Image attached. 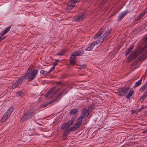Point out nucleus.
<instances>
[{
    "mask_svg": "<svg viewBox=\"0 0 147 147\" xmlns=\"http://www.w3.org/2000/svg\"><path fill=\"white\" fill-rule=\"evenodd\" d=\"M9 116L6 114H4V115L2 117V119H1L0 122L2 123L4 122L7 119V118Z\"/></svg>",
    "mask_w": 147,
    "mask_h": 147,
    "instance_id": "dca6fc26",
    "label": "nucleus"
},
{
    "mask_svg": "<svg viewBox=\"0 0 147 147\" xmlns=\"http://www.w3.org/2000/svg\"><path fill=\"white\" fill-rule=\"evenodd\" d=\"M67 92V91L66 89H63L62 91L61 92L59 95L57 97L54 99L51 102H49V103L47 104H42V105L40 107V108H42L44 107H45L46 106H49V105L52 103L54 101H59L60 99L61 98V95L63 94L64 93L65 94Z\"/></svg>",
    "mask_w": 147,
    "mask_h": 147,
    "instance_id": "7ed1b4c3",
    "label": "nucleus"
},
{
    "mask_svg": "<svg viewBox=\"0 0 147 147\" xmlns=\"http://www.w3.org/2000/svg\"><path fill=\"white\" fill-rule=\"evenodd\" d=\"M10 28V27H9L7 28L6 29L5 31H4L6 33H7L8 32H9V31Z\"/></svg>",
    "mask_w": 147,
    "mask_h": 147,
    "instance_id": "7c9ffc66",
    "label": "nucleus"
},
{
    "mask_svg": "<svg viewBox=\"0 0 147 147\" xmlns=\"http://www.w3.org/2000/svg\"><path fill=\"white\" fill-rule=\"evenodd\" d=\"M120 92L121 93H119V95L120 96H124L127 92V89L126 88H123L120 90Z\"/></svg>",
    "mask_w": 147,
    "mask_h": 147,
    "instance_id": "9b49d317",
    "label": "nucleus"
},
{
    "mask_svg": "<svg viewBox=\"0 0 147 147\" xmlns=\"http://www.w3.org/2000/svg\"><path fill=\"white\" fill-rule=\"evenodd\" d=\"M5 37L2 38L0 37V42L2 40H3Z\"/></svg>",
    "mask_w": 147,
    "mask_h": 147,
    "instance_id": "4c0bfd02",
    "label": "nucleus"
},
{
    "mask_svg": "<svg viewBox=\"0 0 147 147\" xmlns=\"http://www.w3.org/2000/svg\"><path fill=\"white\" fill-rule=\"evenodd\" d=\"M55 88V87H53L52 88H51V89L46 94V97H48L49 94L52 92L53 90H54Z\"/></svg>",
    "mask_w": 147,
    "mask_h": 147,
    "instance_id": "a211bd4d",
    "label": "nucleus"
},
{
    "mask_svg": "<svg viewBox=\"0 0 147 147\" xmlns=\"http://www.w3.org/2000/svg\"><path fill=\"white\" fill-rule=\"evenodd\" d=\"M77 2V0H70L67 3L66 7V10L69 12L75 6Z\"/></svg>",
    "mask_w": 147,
    "mask_h": 147,
    "instance_id": "20e7f679",
    "label": "nucleus"
},
{
    "mask_svg": "<svg viewBox=\"0 0 147 147\" xmlns=\"http://www.w3.org/2000/svg\"><path fill=\"white\" fill-rule=\"evenodd\" d=\"M146 88V87L145 86H142L140 88V90L142 91H144Z\"/></svg>",
    "mask_w": 147,
    "mask_h": 147,
    "instance_id": "c756f323",
    "label": "nucleus"
},
{
    "mask_svg": "<svg viewBox=\"0 0 147 147\" xmlns=\"http://www.w3.org/2000/svg\"><path fill=\"white\" fill-rule=\"evenodd\" d=\"M57 62H55L54 63L53 66H55H55L57 65Z\"/></svg>",
    "mask_w": 147,
    "mask_h": 147,
    "instance_id": "58836bf2",
    "label": "nucleus"
},
{
    "mask_svg": "<svg viewBox=\"0 0 147 147\" xmlns=\"http://www.w3.org/2000/svg\"><path fill=\"white\" fill-rule=\"evenodd\" d=\"M38 73L37 70L32 69L31 68L29 67L28 69L27 73L23 76L24 78V80L27 79L28 81L33 80L35 78Z\"/></svg>",
    "mask_w": 147,
    "mask_h": 147,
    "instance_id": "f257e3e1",
    "label": "nucleus"
},
{
    "mask_svg": "<svg viewBox=\"0 0 147 147\" xmlns=\"http://www.w3.org/2000/svg\"><path fill=\"white\" fill-rule=\"evenodd\" d=\"M142 81V80L141 79H140L139 80L135 83L134 87V88H136L138 87V86L141 84Z\"/></svg>",
    "mask_w": 147,
    "mask_h": 147,
    "instance_id": "412c9836",
    "label": "nucleus"
},
{
    "mask_svg": "<svg viewBox=\"0 0 147 147\" xmlns=\"http://www.w3.org/2000/svg\"><path fill=\"white\" fill-rule=\"evenodd\" d=\"M84 118V117L83 116L81 115L77 119L75 125L78 128L80 127L81 124V121Z\"/></svg>",
    "mask_w": 147,
    "mask_h": 147,
    "instance_id": "0eeeda50",
    "label": "nucleus"
},
{
    "mask_svg": "<svg viewBox=\"0 0 147 147\" xmlns=\"http://www.w3.org/2000/svg\"><path fill=\"white\" fill-rule=\"evenodd\" d=\"M84 51L82 50L77 51L72 53L70 58V63L72 65H74L76 62V57L81 55L84 53Z\"/></svg>",
    "mask_w": 147,
    "mask_h": 147,
    "instance_id": "f03ea898",
    "label": "nucleus"
},
{
    "mask_svg": "<svg viewBox=\"0 0 147 147\" xmlns=\"http://www.w3.org/2000/svg\"><path fill=\"white\" fill-rule=\"evenodd\" d=\"M147 94L146 93H144L141 97V99L142 100H144L145 98L147 96Z\"/></svg>",
    "mask_w": 147,
    "mask_h": 147,
    "instance_id": "a878e982",
    "label": "nucleus"
},
{
    "mask_svg": "<svg viewBox=\"0 0 147 147\" xmlns=\"http://www.w3.org/2000/svg\"><path fill=\"white\" fill-rule=\"evenodd\" d=\"M127 13V11H125L121 13L119 15L118 19L119 21L121 20Z\"/></svg>",
    "mask_w": 147,
    "mask_h": 147,
    "instance_id": "9d476101",
    "label": "nucleus"
},
{
    "mask_svg": "<svg viewBox=\"0 0 147 147\" xmlns=\"http://www.w3.org/2000/svg\"><path fill=\"white\" fill-rule=\"evenodd\" d=\"M31 116V114L30 113H27L23 116L21 120L22 121H25L30 118Z\"/></svg>",
    "mask_w": 147,
    "mask_h": 147,
    "instance_id": "1a4fd4ad",
    "label": "nucleus"
},
{
    "mask_svg": "<svg viewBox=\"0 0 147 147\" xmlns=\"http://www.w3.org/2000/svg\"><path fill=\"white\" fill-rule=\"evenodd\" d=\"M134 93L133 91L131 90H130L129 94L126 96V97L127 98H130L132 95Z\"/></svg>",
    "mask_w": 147,
    "mask_h": 147,
    "instance_id": "f3484780",
    "label": "nucleus"
},
{
    "mask_svg": "<svg viewBox=\"0 0 147 147\" xmlns=\"http://www.w3.org/2000/svg\"><path fill=\"white\" fill-rule=\"evenodd\" d=\"M92 108H91V110H92Z\"/></svg>",
    "mask_w": 147,
    "mask_h": 147,
    "instance_id": "ea45409f",
    "label": "nucleus"
},
{
    "mask_svg": "<svg viewBox=\"0 0 147 147\" xmlns=\"http://www.w3.org/2000/svg\"><path fill=\"white\" fill-rule=\"evenodd\" d=\"M67 134L66 132H64L63 133V137H64L65 136H67Z\"/></svg>",
    "mask_w": 147,
    "mask_h": 147,
    "instance_id": "c9c22d12",
    "label": "nucleus"
},
{
    "mask_svg": "<svg viewBox=\"0 0 147 147\" xmlns=\"http://www.w3.org/2000/svg\"><path fill=\"white\" fill-rule=\"evenodd\" d=\"M40 73L41 74L46 75L47 74H49L48 72L44 71L43 70H41L40 71Z\"/></svg>",
    "mask_w": 147,
    "mask_h": 147,
    "instance_id": "393cba45",
    "label": "nucleus"
},
{
    "mask_svg": "<svg viewBox=\"0 0 147 147\" xmlns=\"http://www.w3.org/2000/svg\"><path fill=\"white\" fill-rule=\"evenodd\" d=\"M55 68V66H53L49 71H48V73H49L53 71Z\"/></svg>",
    "mask_w": 147,
    "mask_h": 147,
    "instance_id": "c85d7f7f",
    "label": "nucleus"
},
{
    "mask_svg": "<svg viewBox=\"0 0 147 147\" xmlns=\"http://www.w3.org/2000/svg\"><path fill=\"white\" fill-rule=\"evenodd\" d=\"M133 48L131 47H130L128 49V50L125 53V55L126 56H127V55L129 54L130 52L132 51Z\"/></svg>",
    "mask_w": 147,
    "mask_h": 147,
    "instance_id": "5701e85b",
    "label": "nucleus"
},
{
    "mask_svg": "<svg viewBox=\"0 0 147 147\" xmlns=\"http://www.w3.org/2000/svg\"><path fill=\"white\" fill-rule=\"evenodd\" d=\"M136 53H135L134 54L133 56L132 57V55H129V57H128V59L129 58H130V57H131V58H133L134 57H135L136 56Z\"/></svg>",
    "mask_w": 147,
    "mask_h": 147,
    "instance_id": "2f4dec72",
    "label": "nucleus"
},
{
    "mask_svg": "<svg viewBox=\"0 0 147 147\" xmlns=\"http://www.w3.org/2000/svg\"><path fill=\"white\" fill-rule=\"evenodd\" d=\"M61 88L60 87L59 88H58L56 92H57L58 91L60 90L61 89Z\"/></svg>",
    "mask_w": 147,
    "mask_h": 147,
    "instance_id": "e433bc0d",
    "label": "nucleus"
},
{
    "mask_svg": "<svg viewBox=\"0 0 147 147\" xmlns=\"http://www.w3.org/2000/svg\"><path fill=\"white\" fill-rule=\"evenodd\" d=\"M14 109V108L13 107H11L9 108L6 113L5 114H6V115H7L8 116H9L12 112H13Z\"/></svg>",
    "mask_w": 147,
    "mask_h": 147,
    "instance_id": "4468645a",
    "label": "nucleus"
},
{
    "mask_svg": "<svg viewBox=\"0 0 147 147\" xmlns=\"http://www.w3.org/2000/svg\"><path fill=\"white\" fill-rule=\"evenodd\" d=\"M143 16V14L141 13L137 18L135 19V21H137L139 20L140 18Z\"/></svg>",
    "mask_w": 147,
    "mask_h": 147,
    "instance_id": "4be33fe9",
    "label": "nucleus"
},
{
    "mask_svg": "<svg viewBox=\"0 0 147 147\" xmlns=\"http://www.w3.org/2000/svg\"><path fill=\"white\" fill-rule=\"evenodd\" d=\"M77 111L76 109H74L72 110L70 112V114L71 115H72L75 114Z\"/></svg>",
    "mask_w": 147,
    "mask_h": 147,
    "instance_id": "b1692460",
    "label": "nucleus"
},
{
    "mask_svg": "<svg viewBox=\"0 0 147 147\" xmlns=\"http://www.w3.org/2000/svg\"><path fill=\"white\" fill-rule=\"evenodd\" d=\"M147 12V8L143 11V12L141 13L142 14H143V16L145 15V13Z\"/></svg>",
    "mask_w": 147,
    "mask_h": 147,
    "instance_id": "72a5a7b5",
    "label": "nucleus"
},
{
    "mask_svg": "<svg viewBox=\"0 0 147 147\" xmlns=\"http://www.w3.org/2000/svg\"><path fill=\"white\" fill-rule=\"evenodd\" d=\"M104 30L103 28L101 29L96 34L94 37V38L95 39L97 38L98 37L101 36L102 34L104 32Z\"/></svg>",
    "mask_w": 147,
    "mask_h": 147,
    "instance_id": "f8f14e48",
    "label": "nucleus"
},
{
    "mask_svg": "<svg viewBox=\"0 0 147 147\" xmlns=\"http://www.w3.org/2000/svg\"><path fill=\"white\" fill-rule=\"evenodd\" d=\"M144 44H145L144 47H147V36L144 39Z\"/></svg>",
    "mask_w": 147,
    "mask_h": 147,
    "instance_id": "bb28decb",
    "label": "nucleus"
},
{
    "mask_svg": "<svg viewBox=\"0 0 147 147\" xmlns=\"http://www.w3.org/2000/svg\"><path fill=\"white\" fill-rule=\"evenodd\" d=\"M66 51V50L64 49L63 50H62L60 52H58L56 54V55H63L65 53Z\"/></svg>",
    "mask_w": 147,
    "mask_h": 147,
    "instance_id": "aec40b11",
    "label": "nucleus"
},
{
    "mask_svg": "<svg viewBox=\"0 0 147 147\" xmlns=\"http://www.w3.org/2000/svg\"><path fill=\"white\" fill-rule=\"evenodd\" d=\"M78 128L75 125V126L72 127L70 129V130L73 131L76 130Z\"/></svg>",
    "mask_w": 147,
    "mask_h": 147,
    "instance_id": "cd10ccee",
    "label": "nucleus"
},
{
    "mask_svg": "<svg viewBox=\"0 0 147 147\" xmlns=\"http://www.w3.org/2000/svg\"><path fill=\"white\" fill-rule=\"evenodd\" d=\"M6 33L4 31H3V32H1L0 33V34L1 35V36H3L5 34H6Z\"/></svg>",
    "mask_w": 147,
    "mask_h": 147,
    "instance_id": "f704fd0d",
    "label": "nucleus"
},
{
    "mask_svg": "<svg viewBox=\"0 0 147 147\" xmlns=\"http://www.w3.org/2000/svg\"><path fill=\"white\" fill-rule=\"evenodd\" d=\"M74 122V119L73 118L71 119L68 123H66L63 127V129H67L69 126L72 125Z\"/></svg>",
    "mask_w": 147,
    "mask_h": 147,
    "instance_id": "6e6552de",
    "label": "nucleus"
},
{
    "mask_svg": "<svg viewBox=\"0 0 147 147\" xmlns=\"http://www.w3.org/2000/svg\"><path fill=\"white\" fill-rule=\"evenodd\" d=\"M93 43V44H94V45H97L99 43H100V42H99L98 41V40H97L95 42H92Z\"/></svg>",
    "mask_w": 147,
    "mask_h": 147,
    "instance_id": "473e14b6",
    "label": "nucleus"
},
{
    "mask_svg": "<svg viewBox=\"0 0 147 147\" xmlns=\"http://www.w3.org/2000/svg\"><path fill=\"white\" fill-rule=\"evenodd\" d=\"M82 116L84 115L85 117L88 116L89 114V110L86 108L83 109L82 110Z\"/></svg>",
    "mask_w": 147,
    "mask_h": 147,
    "instance_id": "ddd939ff",
    "label": "nucleus"
},
{
    "mask_svg": "<svg viewBox=\"0 0 147 147\" xmlns=\"http://www.w3.org/2000/svg\"><path fill=\"white\" fill-rule=\"evenodd\" d=\"M84 19L83 14H80L78 16H75L74 18V20L75 21H82Z\"/></svg>",
    "mask_w": 147,
    "mask_h": 147,
    "instance_id": "423d86ee",
    "label": "nucleus"
},
{
    "mask_svg": "<svg viewBox=\"0 0 147 147\" xmlns=\"http://www.w3.org/2000/svg\"><path fill=\"white\" fill-rule=\"evenodd\" d=\"M93 44V43L92 42L86 50L88 51H90L93 48V47L94 45Z\"/></svg>",
    "mask_w": 147,
    "mask_h": 147,
    "instance_id": "6ab92c4d",
    "label": "nucleus"
},
{
    "mask_svg": "<svg viewBox=\"0 0 147 147\" xmlns=\"http://www.w3.org/2000/svg\"><path fill=\"white\" fill-rule=\"evenodd\" d=\"M107 35V34L106 33H104L103 35L98 40L99 42L101 43L103 42L104 40V38Z\"/></svg>",
    "mask_w": 147,
    "mask_h": 147,
    "instance_id": "2eb2a0df",
    "label": "nucleus"
},
{
    "mask_svg": "<svg viewBox=\"0 0 147 147\" xmlns=\"http://www.w3.org/2000/svg\"><path fill=\"white\" fill-rule=\"evenodd\" d=\"M146 31H147V30H146Z\"/></svg>",
    "mask_w": 147,
    "mask_h": 147,
    "instance_id": "a19ab883",
    "label": "nucleus"
},
{
    "mask_svg": "<svg viewBox=\"0 0 147 147\" xmlns=\"http://www.w3.org/2000/svg\"><path fill=\"white\" fill-rule=\"evenodd\" d=\"M25 81L24 78H23V76L20 77L15 82L14 86L15 88L18 87L19 85L21 84L22 82H24Z\"/></svg>",
    "mask_w": 147,
    "mask_h": 147,
    "instance_id": "39448f33",
    "label": "nucleus"
}]
</instances>
